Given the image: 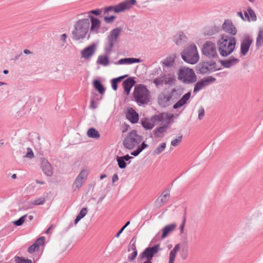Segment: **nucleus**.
Returning <instances> with one entry per match:
<instances>
[{"label": "nucleus", "mask_w": 263, "mask_h": 263, "mask_svg": "<svg viewBox=\"0 0 263 263\" xmlns=\"http://www.w3.org/2000/svg\"><path fill=\"white\" fill-rule=\"evenodd\" d=\"M90 21L88 18H80L74 22L72 31V38L75 40L85 39L89 32Z\"/></svg>", "instance_id": "obj_1"}, {"label": "nucleus", "mask_w": 263, "mask_h": 263, "mask_svg": "<svg viewBox=\"0 0 263 263\" xmlns=\"http://www.w3.org/2000/svg\"><path fill=\"white\" fill-rule=\"evenodd\" d=\"M219 51L221 55L226 57L230 54L234 50L236 40L233 37L223 35L218 42Z\"/></svg>", "instance_id": "obj_2"}, {"label": "nucleus", "mask_w": 263, "mask_h": 263, "mask_svg": "<svg viewBox=\"0 0 263 263\" xmlns=\"http://www.w3.org/2000/svg\"><path fill=\"white\" fill-rule=\"evenodd\" d=\"M133 97L139 105L147 104L151 100L150 91L142 84H138L135 86Z\"/></svg>", "instance_id": "obj_3"}, {"label": "nucleus", "mask_w": 263, "mask_h": 263, "mask_svg": "<svg viewBox=\"0 0 263 263\" xmlns=\"http://www.w3.org/2000/svg\"><path fill=\"white\" fill-rule=\"evenodd\" d=\"M181 57L184 61L191 64L197 63L199 59L197 47L195 45H191L185 49Z\"/></svg>", "instance_id": "obj_4"}, {"label": "nucleus", "mask_w": 263, "mask_h": 263, "mask_svg": "<svg viewBox=\"0 0 263 263\" xmlns=\"http://www.w3.org/2000/svg\"><path fill=\"white\" fill-rule=\"evenodd\" d=\"M178 79L185 84L193 83L197 80V77L193 69L185 67L179 69Z\"/></svg>", "instance_id": "obj_5"}, {"label": "nucleus", "mask_w": 263, "mask_h": 263, "mask_svg": "<svg viewBox=\"0 0 263 263\" xmlns=\"http://www.w3.org/2000/svg\"><path fill=\"white\" fill-rule=\"evenodd\" d=\"M142 141L141 136L137 134L135 130L130 132L123 141L124 146L128 149L136 147Z\"/></svg>", "instance_id": "obj_6"}, {"label": "nucleus", "mask_w": 263, "mask_h": 263, "mask_svg": "<svg viewBox=\"0 0 263 263\" xmlns=\"http://www.w3.org/2000/svg\"><path fill=\"white\" fill-rule=\"evenodd\" d=\"M167 118V115L162 113L160 115L154 116L151 119L144 118L141 119V124L145 129H152L154 128L156 122H164Z\"/></svg>", "instance_id": "obj_7"}, {"label": "nucleus", "mask_w": 263, "mask_h": 263, "mask_svg": "<svg viewBox=\"0 0 263 263\" xmlns=\"http://www.w3.org/2000/svg\"><path fill=\"white\" fill-rule=\"evenodd\" d=\"M136 3V0H126L115 6H109L104 9V12L108 13L109 11H114L115 13H119L128 10Z\"/></svg>", "instance_id": "obj_8"}, {"label": "nucleus", "mask_w": 263, "mask_h": 263, "mask_svg": "<svg viewBox=\"0 0 263 263\" xmlns=\"http://www.w3.org/2000/svg\"><path fill=\"white\" fill-rule=\"evenodd\" d=\"M202 53L210 58L217 57L218 54L215 44L211 41L205 42L203 45Z\"/></svg>", "instance_id": "obj_9"}, {"label": "nucleus", "mask_w": 263, "mask_h": 263, "mask_svg": "<svg viewBox=\"0 0 263 263\" xmlns=\"http://www.w3.org/2000/svg\"><path fill=\"white\" fill-rule=\"evenodd\" d=\"M121 31V29L116 28L112 30L108 36V44L105 47V50L107 51H110L116 43L118 37L120 35Z\"/></svg>", "instance_id": "obj_10"}, {"label": "nucleus", "mask_w": 263, "mask_h": 263, "mask_svg": "<svg viewBox=\"0 0 263 263\" xmlns=\"http://www.w3.org/2000/svg\"><path fill=\"white\" fill-rule=\"evenodd\" d=\"M90 21L89 31L91 33L97 34L101 32V21L98 18L92 15H88V18Z\"/></svg>", "instance_id": "obj_11"}, {"label": "nucleus", "mask_w": 263, "mask_h": 263, "mask_svg": "<svg viewBox=\"0 0 263 263\" xmlns=\"http://www.w3.org/2000/svg\"><path fill=\"white\" fill-rule=\"evenodd\" d=\"M159 247V245H156L151 248H147L142 252L141 258L147 259L143 263H152V260L153 257L158 252Z\"/></svg>", "instance_id": "obj_12"}, {"label": "nucleus", "mask_w": 263, "mask_h": 263, "mask_svg": "<svg viewBox=\"0 0 263 263\" xmlns=\"http://www.w3.org/2000/svg\"><path fill=\"white\" fill-rule=\"evenodd\" d=\"M252 43L253 40L249 36H245L242 38L240 44V53L242 55H246Z\"/></svg>", "instance_id": "obj_13"}, {"label": "nucleus", "mask_w": 263, "mask_h": 263, "mask_svg": "<svg viewBox=\"0 0 263 263\" xmlns=\"http://www.w3.org/2000/svg\"><path fill=\"white\" fill-rule=\"evenodd\" d=\"M88 175V172L86 170H83L80 172L73 184L74 190L79 189L83 185Z\"/></svg>", "instance_id": "obj_14"}, {"label": "nucleus", "mask_w": 263, "mask_h": 263, "mask_svg": "<svg viewBox=\"0 0 263 263\" xmlns=\"http://www.w3.org/2000/svg\"><path fill=\"white\" fill-rule=\"evenodd\" d=\"M166 123L159 127L156 128L153 130V134L155 138H162L164 137L165 133L168 127L169 119L167 118Z\"/></svg>", "instance_id": "obj_15"}, {"label": "nucleus", "mask_w": 263, "mask_h": 263, "mask_svg": "<svg viewBox=\"0 0 263 263\" xmlns=\"http://www.w3.org/2000/svg\"><path fill=\"white\" fill-rule=\"evenodd\" d=\"M126 117L132 123H136L139 120V115L133 108H127Z\"/></svg>", "instance_id": "obj_16"}, {"label": "nucleus", "mask_w": 263, "mask_h": 263, "mask_svg": "<svg viewBox=\"0 0 263 263\" xmlns=\"http://www.w3.org/2000/svg\"><path fill=\"white\" fill-rule=\"evenodd\" d=\"M214 81H215V78L209 77L198 82L194 87V92H198L202 89L204 87L208 85L209 82Z\"/></svg>", "instance_id": "obj_17"}, {"label": "nucleus", "mask_w": 263, "mask_h": 263, "mask_svg": "<svg viewBox=\"0 0 263 263\" xmlns=\"http://www.w3.org/2000/svg\"><path fill=\"white\" fill-rule=\"evenodd\" d=\"M222 28L224 31L232 35H235L237 33L236 27L229 20H227L224 22L222 25Z\"/></svg>", "instance_id": "obj_18"}, {"label": "nucleus", "mask_w": 263, "mask_h": 263, "mask_svg": "<svg viewBox=\"0 0 263 263\" xmlns=\"http://www.w3.org/2000/svg\"><path fill=\"white\" fill-rule=\"evenodd\" d=\"M41 168L45 174L50 176L53 174V167L46 159H43L41 161Z\"/></svg>", "instance_id": "obj_19"}, {"label": "nucleus", "mask_w": 263, "mask_h": 263, "mask_svg": "<svg viewBox=\"0 0 263 263\" xmlns=\"http://www.w3.org/2000/svg\"><path fill=\"white\" fill-rule=\"evenodd\" d=\"M44 237H42L38 238L35 242L28 249V252L30 253H32L38 251L40 247L44 245Z\"/></svg>", "instance_id": "obj_20"}, {"label": "nucleus", "mask_w": 263, "mask_h": 263, "mask_svg": "<svg viewBox=\"0 0 263 263\" xmlns=\"http://www.w3.org/2000/svg\"><path fill=\"white\" fill-rule=\"evenodd\" d=\"M96 46L95 45H90L85 48L81 52V56L85 59L90 58L95 53Z\"/></svg>", "instance_id": "obj_21"}, {"label": "nucleus", "mask_w": 263, "mask_h": 263, "mask_svg": "<svg viewBox=\"0 0 263 263\" xmlns=\"http://www.w3.org/2000/svg\"><path fill=\"white\" fill-rule=\"evenodd\" d=\"M177 227V224L175 223L166 225L162 229V234L161 238L163 239L167 237L170 233L173 232Z\"/></svg>", "instance_id": "obj_22"}, {"label": "nucleus", "mask_w": 263, "mask_h": 263, "mask_svg": "<svg viewBox=\"0 0 263 263\" xmlns=\"http://www.w3.org/2000/svg\"><path fill=\"white\" fill-rule=\"evenodd\" d=\"M135 84L134 80L131 78H128L123 82V86L124 89V92L127 95H129L131 88Z\"/></svg>", "instance_id": "obj_23"}, {"label": "nucleus", "mask_w": 263, "mask_h": 263, "mask_svg": "<svg viewBox=\"0 0 263 263\" xmlns=\"http://www.w3.org/2000/svg\"><path fill=\"white\" fill-rule=\"evenodd\" d=\"M180 245L177 244L174 248L170 251L169 254L168 263H174L177 256V254L180 249Z\"/></svg>", "instance_id": "obj_24"}, {"label": "nucleus", "mask_w": 263, "mask_h": 263, "mask_svg": "<svg viewBox=\"0 0 263 263\" xmlns=\"http://www.w3.org/2000/svg\"><path fill=\"white\" fill-rule=\"evenodd\" d=\"M190 97L191 92H189L186 93L180 100H179L175 104H174L173 108L174 109H177L181 107L186 103V102L189 100Z\"/></svg>", "instance_id": "obj_25"}, {"label": "nucleus", "mask_w": 263, "mask_h": 263, "mask_svg": "<svg viewBox=\"0 0 263 263\" xmlns=\"http://www.w3.org/2000/svg\"><path fill=\"white\" fill-rule=\"evenodd\" d=\"M244 14L248 21H255L256 20V16L254 11L250 7L248 8L247 11L244 12Z\"/></svg>", "instance_id": "obj_26"}, {"label": "nucleus", "mask_w": 263, "mask_h": 263, "mask_svg": "<svg viewBox=\"0 0 263 263\" xmlns=\"http://www.w3.org/2000/svg\"><path fill=\"white\" fill-rule=\"evenodd\" d=\"M140 60L139 59L134 58H124L120 59L116 64H131L135 63H140Z\"/></svg>", "instance_id": "obj_27"}, {"label": "nucleus", "mask_w": 263, "mask_h": 263, "mask_svg": "<svg viewBox=\"0 0 263 263\" xmlns=\"http://www.w3.org/2000/svg\"><path fill=\"white\" fill-rule=\"evenodd\" d=\"M214 64H209L208 63H204L203 64H199L198 67L200 71L202 73H206L208 71L213 69Z\"/></svg>", "instance_id": "obj_28"}, {"label": "nucleus", "mask_w": 263, "mask_h": 263, "mask_svg": "<svg viewBox=\"0 0 263 263\" xmlns=\"http://www.w3.org/2000/svg\"><path fill=\"white\" fill-rule=\"evenodd\" d=\"M263 45V28H260L256 37V46L257 49Z\"/></svg>", "instance_id": "obj_29"}, {"label": "nucleus", "mask_w": 263, "mask_h": 263, "mask_svg": "<svg viewBox=\"0 0 263 263\" xmlns=\"http://www.w3.org/2000/svg\"><path fill=\"white\" fill-rule=\"evenodd\" d=\"M166 144L165 142L161 143L155 149H154L152 154L154 156H158L162 153L166 148Z\"/></svg>", "instance_id": "obj_30"}, {"label": "nucleus", "mask_w": 263, "mask_h": 263, "mask_svg": "<svg viewBox=\"0 0 263 263\" xmlns=\"http://www.w3.org/2000/svg\"><path fill=\"white\" fill-rule=\"evenodd\" d=\"M97 62L100 65L104 66H107L109 64V58L106 55H101L99 56Z\"/></svg>", "instance_id": "obj_31"}, {"label": "nucleus", "mask_w": 263, "mask_h": 263, "mask_svg": "<svg viewBox=\"0 0 263 263\" xmlns=\"http://www.w3.org/2000/svg\"><path fill=\"white\" fill-rule=\"evenodd\" d=\"M87 136L90 138H99L100 137V134L94 128L89 129L87 133Z\"/></svg>", "instance_id": "obj_32"}, {"label": "nucleus", "mask_w": 263, "mask_h": 263, "mask_svg": "<svg viewBox=\"0 0 263 263\" xmlns=\"http://www.w3.org/2000/svg\"><path fill=\"white\" fill-rule=\"evenodd\" d=\"M127 76H123L117 78L116 79H114L111 80V86L112 88L114 90H116L118 87V83L121 82L123 79H124Z\"/></svg>", "instance_id": "obj_33"}, {"label": "nucleus", "mask_w": 263, "mask_h": 263, "mask_svg": "<svg viewBox=\"0 0 263 263\" xmlns=\"http://www.w3.org/2000/svg\"><path fill=\"white\" fill-rule=\"evenodd\" d=\"M186 36L183 33H179L174 36V41L177 45H180L185 41Z\"/></svg>", "instance_id": "obj_34"}, {"label": "nucleus", "mask_w": 263, "mask_h": 263, "mask_svg": "<svg viewBox=\"0 0 263 263\" xmlns=\"http://www.w3.org/2000/svg\"><path fill=\"white\" fill-rule=\"evenodd\" d=\"M87 213V209L86 208H83L78 215L77 216L75 221L74 223L77 224L81 219H82L83 217L85 216V215Z\"/></svg>", "instance_id": "obj_35"}, {"label": "nucleus", "mask_w": 263, "mask_h": 263, "mask_svg": "<svg viewBox=\"0 0 263 263\" xmlns=\"http://www.w3.org/2000/svg\"><path fill=\"white\" fill-rule=\"evenodd\" d=\"M176 90L175 89L173 90L171 93L168 94H162L160 95L159 99L163 102H167L169 101L170 99L172 98V96L174 92H175Z\"/></svg>", "instance_id": "obj_36"}, {"label": "nucleus", "mask_w": 263, "mask_h": 263, "mask_svg": "<svg viewBox=\"0 0 263 263\" xmlns=\"http://www.w3.org/2000/svg\"><path fill=\"white\" fill-rule=\"evenodd\" d=\"M93 86L101 94H103L105 92V89L103 86V85L101 84V83L98 81L96 80L93 82Z\"/></svg>", "instance_id": "obj_37"}, {"label": "nucleus", "mask_w": 263, "mask_h": 263, "mask_svg": "<svg viewBox=\"0 0 263 263\" xmlns=\"http://www.w3.org/2000/svg\"><path fill=\"white\" fill-rule=\"evenodd\" d=\"M237 62H238V60L237 59L233 58V59H229V60L223 61L222 65L225 67L229 68L230 66H231L232 65H233L236 64V63H237Z\"/></svg>", "instance_id": "obj_38"}, {"label": "nucleus", "mask_w": 263, "mask_h": 263, "mask_svg": "<svg viewBox=\"0 0 263 263\" xmlns=\"http://www.w3.org/2000/svg\"><path fill=\"white\" fill-rule=\"evenodd\" d=\"M164 84L165 85H171L174 83L175 81V78L172 76H163Z\"/></svg>", "instance_id": "obj_39"}, {"label": "nucleus", "mask_w": 263, "mask_h": 263, "mask_svg": "<svg viewBox=\"0 0 263 263\" xmlns=\"http://www.w3.org/2000/svg\"><path fill=\"white\" fill-rule=\"evenodd\" d=\"M92 14L95 15H100L101 14V11L100 9H96V10H92L89 11H88L87 12H85L84 13L80 14L78 16L79 17L82 16L83 15H85L86 14H87V16L88 15H91Z\"/></svg>", "instance_id": "obj_40"}, {"label": "nucleus", "mask_w": 263, "mask_h": 263, "mask_svg": "<svg viewBox=\"0 0 263 263\" xmlns=\"http://www.w3.org/2000/svg\"><path fill=\"white\" fill-rule=\"evenodd\" d=\"M182 139V136L180 135L177 137L176 138L173 139L171 141V145L174 147L177 146L181 143Z\"/></svg>", "instance_id": "obj_41"}, {"label": "nucleus", "mask_w": 263, "mask_h": 263, "mask_svg": "<svg viewBox=\"0 0 263 263\" xmlns=\"http://www.w3.org/2000/svg\"><path fill=\"white\" fill-rule=\"evenodd\" d=\"M174 62V58L173 57H168L163 61V64L166 66H172Z\"/></svg>", "instance_id": "obj_42"}, {"label": "nucleus", "mask_w": 263, "mask_h": 263, "mask_svg": "<svg viewBox=\"0 0 263 263\" xmlns=\"http://www.w3.org/2000/svg\"><path fill=\"white\" fill-rule=\"evenodd\" d=\"M154 83L157 87L162 85L163 84H164L163 77L161 76L160 77L156 78V79L154 80Z\"/></svg>", "instance_id": "obj_43"}, {"label": "nucleus", "mask_w": 263, "mask_h": 263, "mask_svg": "<svg viewBox=\"0 0 263 263\" xmlns=\"http://www.w3.org/2000/svg\"><path fill=\"white\" fill-rule=\"evenodd\" d=\"M117 161L119 167L120 168H124L126 167V163H125V161H124L120 157H117Z\"/></svg>", "instance_id": "obj_44"}, {"label": "nucleus", "mask_w": 263, "mask_h": 263, "mask_svg": "<svg viewBox=\"0 0 263 263\" xmlns=\"http://www.w3.org/2000/svg\"><path fill=\"white\" fill-rule=\"evenodd\" d=\"M45 201L44 197L38 198L32 201V204L34 205L43 204Z\"/></svg>", "instance_id": "obj_45"}, {"label": "nucleus", "mask_w": 263, "mask_h": 263, "mask_svg": "<svg viewBox=\"0 0 263 263\" xmlns=\"http://www.w3.org/2000/svg\"><path fill=\"white\" fill-rule=\"evenodd\" d=\"M15 260L16 263H32V260L30 259H25L19 257H16Z\"/></svg>", "instance_id": "obj_46"}, {"label": "nucleus", "mask_w": 263, "mask_h": 263, "mask_svg": "<svg viewBox=\"0 0 263 263\" xmlns=\"http://www.w3.org/2000/svg\"><path fill=\"white\" fill-rule=\"evenodd\" d=\"M170 197V194L168 192H164L160 196V199L162 203L165 202Z\"/></svg>", "instance_id": "obj_47"}, {"label": "nucleus", "mask_w": 263, "mask_h": 263, "mask_svg": "<svg viewBox=\"0 0 263 263\" xmlns=\"http://www.w3.org/2000/svg\"><path fill=\"white\" fill-rule=\"evenodd\" d=\"M26 217V215H24V216L21 217L18 220L13 221L14 224H15L17 226H21L25 221Z\"/></svg>", "instance_id": "obj_48"}, {"label": "nucleus", "mask_w": 263, "mask_h": 263, "mask_svg": "<svg viewBox=\"0 0 263 263\" xmlns=\"http://www.w3.org/2000/svg\"><path fill=\"white\" fill-rule=\"evenodd\" d=\"M188 251L187 249H183L180 252V256L182 259H185L187 257Z\"/></svg>", "instance_id": "obj_49"}, {"label": "nucleus", "mask_w": 263, "mask_h": 263, "mask_svg": "<svg viewBox=\"0 0 263 263\" xmlns=\"http://www.w3.org/2000/svg\"><path fill=\"white\" fill-rule=\"evenodd\" d=\"M137 251L136 250V248L135 247L134 248V251L133 253H132L128 256V259L132 261L137 256Z\"/></svg>", "instance_id": "obj_50"}, {"label": "nucleus", "mask_w": 263, "mask_h": 263, "mask_svg": "<svg viewBox=\"0 0 263 263\" xmlns=\"http://www.w3.org/2000/svg\"><path fill=\"white\" fill-rule=\"evenodd\" d=\"M25 157L28 158H32L34 157L33 152L30 148H27V153Z\"/></svg>", "instance_id": "obj_51"}, {"label": "nucleus", "mask_w": 263, "mask_h": 263, "mask_svg": "<svg viewBox=\"0 0 263 263\" xmlns=\"http://www.w3.org/2000/svg\"><path fill=\"white\" fill-rule=\"evenodd\" d=\"M115 17L116 16L114 15L110 16H105L104 20L106 23H110L114 21Z\"/></svg>", "instance_id": "obj_52"}, {"label": "nucleus", "mask_w": 263, "mask_h": 263, "mask_svg": "<svg viewBox=\"0 0 263 263\" xmlns=\"http://www.w3.org/2000/svg\"><path fill=\"white\" fill-rule=\"evenodd\" d=\"M204 116V110L203 108H200L198 110V119L201 120Z\"/></svg>", "instance_id": "obj_53"}, {"label": "nucleus", "mask_w": 263, "mask_h": 263, "mask_svg": "<svg viewBox=\"0 0 263 263\" xmlns=\"http://www.w3.org/2000/svg\"><path fill=\"white\" fill-rule=\"evenodd\" d=\"M130 223L129 221H128L126 223V224L121 228V229L118 232V233L116 234V237H118L121 233L123 232V231L125 229V228L128 226Z\"/></svg>", "instance_id": "obj_54"}, {"label": "nucleus", "mask_w": 263, "mask_h": 263, "mask_svg": "<svg viewBox=\"0 0 263 263\" xmlns=\"http://www.w3.org/2000/svg\"><path fill=\"white\" fill-rule=\"evenodd\" d=\"M148 145L146 144L144 142L142 143L141 145L138 147V148L142 152L144 148H146Z\"/></svg>", "instance_id": "obj_55"}, {"label": "nucleus", "mask_w": 263, "mask_h": 263, "mask_svg": "<svg viewBox=\"0 0 263 263\" xmlns=\"http://www.w3.org/2000/svg\"><path fill=\"white\" fill-rule=\"evenodd\" d=\"M124 161H128L129 159L133 158L132 156H129L128 155H125L124 156L120 157Z\"/></svg>", "instance_id": "obj_56"}, {"label": "nucleus", "mask_w": 263, "mask_h": 263, "mask_svg": "<svg viewBox=\"0 0 263 263\" xmlns=\"http://www.w3.org/2000/svg\"><path fill=\"white\" fill-rule=\"evenodd\" d=\"M141 151L138 148L135 151L133 152L132 153V155L134 156H138L140 153H141Z\"/></svg>", "instance_id": "obj_57"}, {"label": "nucleus", "mask_w": 263, "mask_h": 263, "mask_svg": "<svg viewBox=\"0 0 263 263\" xmlns=\"http://www.w3.org/2000/svg\"><path fill=\"white\" fill-rule=\"evenodd\" d=\"M118 179H119V178H118V175L116 174H114L112 178V182H115L117 181L118 180Z\"/></svg>", "instance_id": "obj_58"}, {"label": "nucleus", "mask_w": 263, "mask_h": 263, "mask_svg": "<svg viewBox=\"0 0 263 263\" xmlns=\"http://www.w3.org/2000/svg\"><path fill=\"white\" fill-rule=\"evenodd\" d=\"M237 16H238L239 17H241V18L243 20V21H246V17H243V15H242V13L241 12H238L237 13Z\"/></svg>", "instance_id": "obj_59"}, {"label": "nucleus", "mask_w": 263, "mask_h": 263, "mask_svg": "<svg viewBox=\"0 0 263 263\" xmlns=\"http://www.w3.org/2000/svg\"><path fill=\"white\" fill-rule=\"evenodd\" d=\"M66 38H67V35L66 34H63L62 35H61V39L64 41V42H65L66 41Z\"/></svg>", "instance_id": "obj_60"}, {"label": "nucleus", "mask_w": 263, "mask_h": 263, "mask_svg": "<svg viewBox=\"0 0 263 263\" xmlns=\"http://www.w3.org/2000/svg\"><path fill=\"white\" fill-rule=\"evenodd\" d=\"M184 226H185V221H183V222L182 223V224L180 226V232H181V233H183V230H184Z\"/></svg>", "instance_id": "obj_61"}, {"label": "nucleus", "mask_w": 263, "mask_h": 263, "mask_svg": "<svg viewBox=\"0 0 263 263\" xmlns=\"http://www.w3.org/2000/svg\"><path fill=\"white\" fill-rule=\"evenodd\" d=\"M23 52L24 53L27 54L32 53V52L28 49H24Z\"/></svg>", "instance_id": "obj_62"}, {"label": "nucleus", "mask_w": 263, "mask_h": 263, "mask_svg": "<svg viewBox=\"0 0 263 263\" xmlns=\"http://www.w3.org/2000/svg\"><path fill=\"white\" fill-rule=\"evenodd\" d=\"M53 227V225L51 226L48 229V230L46 231V233L47 234H49L50 233V230L51 229V228H52Z\"/></svg>", "instance_id": "obj_63"}, {"label": "nucleus", "mask_w": 263, "mask_h": 263, "mask_svg": "<svg viewBox=\"0 0 263 263\" xmlns=\"http://www.w3.org/2000/svg\"><path fill=\"white\" fill-rule=\"evenodd\" d=\"M106 177V175L105 174H102L100 176V179H103L104 178Z\"/></svg>", "instance_id": "obj_64"}]
</instances>
